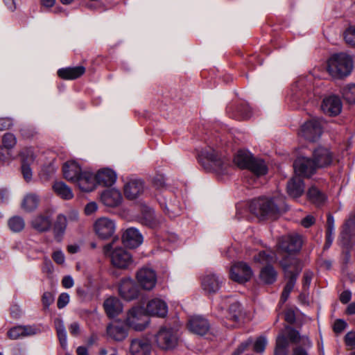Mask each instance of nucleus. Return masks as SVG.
Wrapping results in <instances>:
<instances>
[{
	"mask_svg": "<svg viewBox=\"0 0 355 355\" xmlns=\"http://www.w3.org/2000/svg\"><path fill=\"white\" fill-rule=\"evenodd\" d=\"M333 160V154L329 149L319 147L313 151L312 159L304 157H298L293 164L294 171L298 176L310 177L318 168L330 166Z\"/></svg>",
	"mask_w": 355,
	"mask_h": 355,
	"instance_id": "nucleus-1",
	"label": "nucleus"
},
{
	"mask_svg": "<svg viewBox=\"0 0 355 355\" xmlns=\"http://www.w3.org/2000/svg\"><path fill=\"white\" fill-rule=\"evenodd\" d=\"M52 188L56 195L63 200H71L73 198L71 188L62 181L54 182Z\"/></svg>",
	"mask_w": 355,
	"mask_h": 355,
	"instance_id": "nucleus-37",
	"label": "nucleus"
},
{
	"mask_svg": "<svg viewBox=\"0 0 355 355\" xmlns=\"http://www.w3.org/2000/svg\"><path fill=\"white\" fill-rule=\"evenodd\" d=\"M17 143L15 136L12 133H6L3 137V148L7 149L12 148Z\"/></svg>",
	"mask_w": 355,
	"mask_h": 355,
	"instance_id": "nucleus-52",
	"label": "nucleus"
},
{
	"mask_svg": "<svg viewBox=\"0 0 355 355\" xmlns=\"http://www.w3.org/2000/svg\"><path fill=\"white\" fill-rule=\"evenodd\" d=\"M13 159L12 155L9 149L1 148L0 149V162L5 163L10 162Z\"/></svg>",
	"mask_w": 355,
	"mask_h": 355,
	"instance_id": "nucleus-54",
	"label": "nucleus"
},
{
	"mask_svg": "<svg viewBox=\"0 0 355 355\" xmlns=\"http://www.w3.org/2000/svg\"><path fill=\"white\" fill-rule=\"evenodd\" d=\"M234 162L241 168H248L257 175H265L268 168L265 162L260 159L253 157L248 150H239L234 158Z\"/></svg>",
	"mask_w": 355,
	"mask_h": 355,
	"instance_id": "nucleus-4",
	"label": "nucleus"
},
{
	"mask_svg": "<svg viewBox=\"0 0 355 355\" xmlns=\"http://www.w3.org/2000/svg\"><path fill=\"white\" fill-rule=\"evenodd\" d=\"M144 191V182L139 180H132L124 184L125 196L129 200L139 198Z\"/></svg>",
	"mask_w": 355,
	"mask_h": 355,
	"instance_id": "nucleus-20",
	"label": "nucleus"
},
{
	"mask_svg": "<svg viewBox=\"0 0 355 355\" xmlns=\"http://www.w3.org/2000/svg\"><path fill=\"white\" fill-rule=\"evenodd\" d=\"M107 334L116 341H122L128 336V331L121 324H110L107 327Z\"/></svg>",
	"mask_w": 355,
	"mask_h": 355,
	"instance_id": "nucleus-34",
	"label": "nucleus"
},
{
	"mask_svg": "<svg viewBox=\"0 0 355 355\" xmlns=\"http://www.w3.org/2000/svg\"><path fill=\"white\" fill-rule=\"evenodd\" d=\"M302 245V237L297 234L282 236L279 242V248L283 252H287L290 254L284 259H289L291 257H293L291 254L298 252L300 250ZM293 257H295L293 256Z\"/></svg>",
	"mask_w": 355,
	"mask_h": 355,
	"instance_id": "nucleus-13",
	"label": "nucleus"
},
{
	"mask_svg": "<svg viewBox=\"0 0 355 355\" xmlns=\"http://www.w3.org/2000/svg\"><path fill=\"white\" fill-rule=\"evenodd\" d=\"M277 278V272L271 266H267L260 272V279L266 284L273 283Z\"/></svg>",
	"mask_w": 355,
	"mask_h": 355,
	"instance_id": "nucleus-41",
	"label": "nucleus"
},
{
	"mask_svg": "<svg viewBox=\"0 0 355 355\" xmlns=\"http://www.w3.org/2000/svg\"><path fill=\"white\" fill-rule=\"evenodd\" d=\"M21 157L22 163H33L35 156L32 148H27L21 152Z\"/></svg>",
	"mask_w": 355,
	"mask_h": 355,
	"instance_id": "nucleus-51",
	"label": "nucleus"
},
{
	"mask_svg": "<svg viewBox=\"0 0 355 355\" xmlns=\"http://www.w3.org/2000/svg\"><path fill=\"white\" fill-rule=\"evenodd\" d=\"M69 331L72 336L78 337L80 335L81 328L80 324L77 322H73L69 326Z\"/></svg>",
	"mask_w": 355,
	"mask_h": 355,
	"instance_id": "nucleus-56",
	"label": "nucleus"
},
{
	"mask_svg": "<svg viewBox=\"0 0 355 355\" xmlns=\"http://www.w3.org/2000/svg\"><path fill=\"white\" fill-rule=\"evenodd\" d=\"M62 284L65 288H71L74 285V281L71 276H64L62 280Z\"/></svg>",
	"mask_w": 355,
	"mask_h": 355,
	"instance_id": "nucleus-63",
	"label": "nucleus"
},
{
	"mask_svg": "<svg viewBox=\"0 0 355 355\" xmlns=\"http://www.w3.org/2000/svg\"><path fill=\"white\" fill-rule=\"evenodd\" d=\"M229 317L230 320H232L236 323L241 321L243 313L241 311V304L236 302L231 304L229 308Z\"/></svg>",
	"mask_w": 355,
	"mask_h": 355,
	"instance_id": "nucleus-44",
	"label": "nucleus"
},
{
	"mask_svg": "<svg viewBox=\"0 0 355 355\" xmlns=\"http://www.w3.org/2000/svg\"><path fill=\"white\" fill-rule=\"evenodd\" d=\"M352 58L346 53L334 54L328 60V72L334 78L347 76L352 72Z\"/></svg>",
	"mask_w": 355,
	"mask_h": 355,
	"instance_id": "nucleus-3",
	"label": "nucleus"
},
{
	"mask_svg": "<svg viewBox=\"0 0 355 355\" xmlns=\"http://www.w3.org/2000/svg\"><path fill=\"white\" fill-rule=\"evenodd\" d=\"M345 343L347 346L353 347L355 345V332H348L345 336Z\"/></svg>",
	"mask_w": 355,
	"mask_h": 355,
	"instance_id": "nucleus-64",
	"label": "nucleus"
},
{
	"mask_svg": "<svg viewBox=\"0 0 355 355\" xmlns=\"http://www.w3.org/2000/svg\"><path fill=\"white\" fill-rule=\"evenodd\" d=\"M283 202V198L261 197L252 200L249 209L260 220L275 219L279 216V206Z\"/></svg>",
	"mask_w": 355,
	"mask_h": 355,
	"instance_id": "nucleus-2",
	"label": "nucleus"
},
{
	"mask_svg": "<svg viewBox=\"0 0 355 355\" xmlns=\"http://www.w3.org/2000/svg\"><path fill=\"white\" fill-rule=\"evenodd\" d=\"M299 134L308 141H316L322 135L321 121L316 119L306 121L302 125Z\"/></svg>",
	"mask_w": 355,
	"mask_h": 355,
	"instance_id": "nucleus-12",
	"label": "nucleus"
},
{
	"mask_svg": "<svg viewBox=\"0 0 355 355\" xmlns=\"http://www.w3.org/2000/svg\"><path fill=\"white\" fill-rule=\"evenodd\" d=\"M146 312L148 316L164 318L168 313V306L164 300L155 297L148 302Z\"/></svg>",
	"mask_w": 355,
	"mask_h": 355,
	"instance_id": "nucleus-17",
	"label": "nucleus"
},
{
	"mask_svg": "<svg viewBox=\"0 0 355 355\" xmlns=\"http://www.w3.org/2000/svg\"><path fill=\"white\" fill-rule=\"evenodd\" d=\"M178 341L177 333L171 328H162L155 336L157 345L164 350L174 349L178 345Z\"/></svg>",
	"mask_w": 355,
	"mask_h": 355,
	"instance_id": "nucleus-9",
	"label": "nucleus"
},
{
	"mask_svg": "<svg viewBox=\"0 0 355 355\" xmlns=\"http://www.w3.org/2000/svg\"><path fill=\"white\" fill-rule=\"evenodd\" d=\"M94 230L100 239H107L114 235L116 230V223L114 220L107 217H101L95 221Z\"/></svg>",
	"mask_w": 355,
	"mask_h": 355,
	"instance_id": "nucleus-11",
	"label": "nucleus"
},
{
	"mask_svg": "<svg viewBox=\"0 0 355 355\" xmlns=\"http://www.w3.org/2000/svg\"><path fill=\"white\" fill-rule=\"evenodd\" d=\"M308 197L309 200L317 205H320L326 199L324 194L315 187H311L308 191Z\"/></svg>",
	"mask_w": 355,
	"mask_h": 355,
	"instance_id": "nucleus-45",
	"label": "nucleus"
},
{
	"mask_svg": "<svg viewBox=\"0 0 355 355\" xmlns=\"http://www.w3.org/2000/svg\"><path fill=\"white\" fill-rule=\"evenodd\" d=\"M280 334H284L285 336L287 335L289 341L293 343L302 342L303 345L308 347H311L312 345L311 342L306 336H300V333L292 327H286L285 329Z\"/></svg>",
	"mask_w": 355,
	"mask_h": 355,
	"instance_id": "nucleus-36",
	"label": "nucleus"
},
{
	"mask_svg": "<svg viewBox=\"0 0 355 355\" xmlns=\"http://www.w3.org/2000/svg\"><path fill=\"white\" fill-rule=\"evenodd\" d=\"M40 332V329L35 325H19L10 328L7 336L11 340H17L36 335Z\"/></svg>",
	"mask_w": 355,
	"mask_h": 355,
	"instance_id": "nucleus-16",
	"label": "nucleus"
},
{
	"mask_svg": "<svg viewBox=\"0 0 355 355\" xmlns=\"http://www.w3.org/2000/svg\"><path fill=\"white\" fill-rule=\"evenodd\" d=\"M105 313L109 318H115L123 311V304L116 297H110L103 303Z\"/></svg>",
	"mask_w": 355,
	"mask_h": 355,
	"instance_id": "nucleus-27",
	"label": "nucleus"
},
{
	"mask_svg": "<svg viewBox=\"0 0 355 355\" xmlns=\"http://www.w3.org/2000/svg\"><path fill=\"white\" fill-rule=\"evenodd\" d=\"M347 327V323L342 320H337L334 324V330L336 333L342 332Z\"/></svg>",
	"mask_w": 355,
	"mask_h": 355,
	"instance_id": "nucleus-60",
	"label": "nucleus"
},
{
	"mask_svg": "<svg viewBox=\"0 0 355 355\" xmlns=\"http://www.w3.org/2000/svg\"><path fill=\"white\" fill-rule=\"evenodd\" d=\"M53 323L60 345L65 349L67 347V334L64 322L62 318H56Z\"/></svg>",
	"mask_w": 355,
	"mask_h": 355,
	"instance_id": "nucleus-38",
	"label": "nucleus"
},
{
	"mask_svg": "<svg viewBox=\"0 0 355 355\" xmlns=\"http://www.w3.org/2000/svg\"><path fill=\"white\" fill-rule=\"evenodd\" d=\"M252 343V340L250 339L247 340L246 341L242 343L238 348L233 352L232 355H240L242 354L248 347Z\"/></svg>",
	"mask_w": 355,
	"mask_h": 355,
	"instance_id": "nucleus-58",
	"label": "nucleus"
},
{
	"mask_svg": "<svg viewBox=\"0 0 355 355\" xmlns=\"http://www.w3.org/2000/svg\"><path fill=\"white\" fill-rule=\"evenodd\" d=\"M222 281L215 274L209 273L202 277L201 286L202 289L208 293H212L218 291L220 287Z\"/></svg>",
	"mask_w": 355,
	"mask_h": 355,
	"instance_id": "nucleus-25",
	"label": "nucleus"
},
{
	"mask_svg": "<svg viewBox=\"0 0 355 355\" xmlns=\"http://www.w3.org/2000/svg\"><path fill=\"white\" fill-rule=\"evenodd\" d=\"M64 177L68 181L74 182L83 173L79 164L73 160L65 162L62 166Z\"/></svg>",
	"mask_w": 355,
	"mask_h": 355,
	"instance_id": "nucleus-24",
	"label": "nucleus"
},
{
	"mask_svg": "<svg viewBox=\"0 0 355 355\" xmlns=\"http://www.w3.org/2000/svg\"><path fill=\"white\" fill-rule=\"evenodd\" d=\"M159 204L165 213L170 217H175L180 214V207L177 201H168L163 198L159 200Z\"/></svg>",
	"mask_w": 355,
	"mask_h": 355,
	"instance_id": "nucleus-39",
	"label": "nucleus"
},
{
	"mask_svg": "<svg viewBox=\"0 0 355 355\" xmlns=\"http://www.w3.org/2000/svg\"><path fill=\"white\" fill-rule=\"evenodd\" d=\"M125 324L136 331L145 330L150 324V318L142 306H133L126 313Z\"/></svg>",
	"mask_w": 355,
	"mask_h": 355,
	"instance_id": "nucleus-5",
	"label": "nucleus"
},
{
	"mask_svg": "<svg viewBox=\"0 0 355 355\" xmlns=\"http://www.w3.org/2000/svg\"><path fill=\"white\" fill-rule=\"evenodd\" d=\"M52 225L51 216L44 214H40L35 216L31 221V227L36 231L44 232L49 231Z\"/></svg>",
	"mask_w": 355,
	"mask_h": 355,
	"instance_id": "nucleus-28",
	"label": "nucleus"
},
{
	"mask_svg": "<svg viewBox=\"0 0 355 355\" xmlns=\"http://www.w3.org/2000/svg\"><path fill=\"white\" fill-rule=\"evenodd\" d=\"M73 183H76L78 188L84 192L93 191L97 184L96 176L92 173L84 171Z\"/></svg>",
	"mask_w": 355,
	"mask_h": 355,
	"instance_id": "nucleus-23",
	"label": "nucleus"
},
{
	"mask_svg": "<svg viewBox=\"0 0 355 355\" xmlns=\"http://www.w3.org/2000/svg\"><path fill=\"white\" fill-rule=\"evenodd\" d=\"M268 344V340L266 336H259L254 341L253 345V350L256 353H262Z\"/></svg>",
	"mask_w": 355,
	"mask_h": 355,
	"instance_id": "nucleus-50",
	"label": "nucleus"
},
{
	"mask_svg": "<svg viewBox=\"0 0 355 355\" xmlns=\"http://www.w3.org/2000/svg\"><path fill=\"white\" fill-rule=\"evenodd\" d=\"M119 295L126 301H131L138 297L139 290L134 280L130 277L121 280L119 288Z\"/></svg>",
	"mask_w": 355,
	"mask_h": 355,
	"instance_id": "nucleus-15",
	"label": "nucleus"
},
{
	"mask_svg": "<svg viewBox=\"0 0 355 355\" xmlns=\"http://www.w3.org/2000/svg\"><path fill=\"white\" fill-rule=\"evenodd\" d=\"M31 164L28 163H21V173L26 182H30L33 177L32 169L30 167Z\"/></svg>",
	"mask_w": 355,
	"mask_h": 355,
	"instance_id": "nucleus-53",
	"label": "nucleus"
},
{
	"mask_svg": "<svg viewBox=\"0 0 355 355\" xmlns=\"http://www.w3.org/2000/svg\"><path fill=\"white\" fill-rule=\"evenodd\" d=\"M281 266L285 273L288 282L284 287V290L291 292L295 286L296 279L302 270V265L296 258L291 257L289 259H283Z\"/></svg>",
	"mask_w": 355,
	"mask_h": 355,
	"instance_id": "nucleus-8",
	"label": "nucleus"
},
{
	"mask_svg": "<svg viewBox=\"0 0 355 355\" xmlns=\"http://www.w3.org/2000/svg\"><path fill=\"white\" fill-rule=\"evenodd\" d=\"M189 329L193 333L202 336L208 331L209 324L205 318L200 316H195L189 320Z\"/></svg>",
	"mask_w": 355,
	"mask_h": 355,
	"instance_id": "nucleus-29",
	"label": "nucleus"
},
{
	"mask_svg": "<svg viewBox=\"0 0 355 355\" xmlns=\"http://www.w3.org/2000/svg\"><path fill=\"white\" fill-rule=\"evenodd\" d=\"M8 225L12 232H19L24 230L25 222L22 217L15 216L8 220Z\"/></svg>",
	"mask_w": 355,
	"mask_h": 355,
	"instance_id": "nucleus-43",
	"label": "nucleus"
},
{
	"mask_svg": "<svg viewBox=\"0 0 355 355\" xmlns=\"http://www.w3.org/2000/svg\"><path fill=\"white\" fill-rule=\"evenodd\" d=\"M151 350L150 343L143 338H135L131 340L130 353L131 355H148Z\"/></svg>",
	"mask_w": 355,
	"mask_h": 355,
	"instance_id": "nucleus-26",
	"label": "nucleus"
},
{
	"mask_svg": "<svg viewBox=\"0 0 355 355\" xmlns=\"http://www.w3.org/2000/svg\"><path fill=\"white\" fill-rule=\"evenodd\" d=\"M69 295L67 293H61L58 299L57 306L58 309H61L65 307L69 302Z\"/></svg>",
	"mask_w": 355,
	"mask_h": 355,
	"instance_id": "nucleus-55",
	"label": "nucleus"
},
{
	"mask_svg": "<svg viewBox=\"0 0 355 355\" xmlns=\"http://www.w3.org/2000/svg\"><path fill=\"white\" fill-rule=\"evenodd\" d=\"M251 268L244 262L234 263L230 269V278L236 282L244 283L249 281L252 276Z\"/></svg>",
	"mask_w": 355,
	"mask_h": 355,
	"instance_id": "nucleus-14",
	"label": "nucleus"
},
{
	"mask_svg": "<svg viewBox=\"0 0 355 355\" xmlns=\"http://www.w3.org/2000/svg\"><path fill=\"white\" fill-rule=\"evenodd\" d=\"M101 198L105 206L110 207L119 205L123 200L121 193L115 188H111L104 191L101 194Z\"/></svg>",
	"mask_w": 355,
	"mask_h": 355,
	"instance_id": "nucleus-22",
	"label": "nucleus"
},
{
	"mask_svg": "<svg viewBox=\"0 0 355 355\" xmlns=\"http://www.w3.org/2000/svg\"><path fill=\"white\" fill-rule=\"evenodd\" d=\"M67 225V218L62 214H59L57 216L56 220L54 224V232L56 235H62L65 232Z\"/></svg>",
	"mask_w": 355,
	"mask_h": 355,
	"instance_id": "nucleus-46",
	"label": "nucleus"
},
{
	"mask_svg": "<svg viewBox=\"0 0 355 355\" xmlns=\"http://www.w3.org/2000/svg\"><path fill=\"white\" fill-rule=\"evenodd\" d=\"M139 222L150 227H155L159 224V220L155 216L154 211L146 205L141 208Z\"/></svg>",
	"mask_w": 355,
	"mask_h": 355,
	"instance_id": "nucleus-31",
	"label": "nucleus"
},
{
	"mask_svg": "<svg viewBox=\"0 0 355 355\" xmlns=\"http://www.w3.org/2000/svg\"><path fill=\"white\" fill-rule=\"evenodd\" d=\"M312 77H301L292 87L293 97L294 99H302L304 100V96L311 92L312 89L311 86Z\"/></svg>",
	"mask_w": 355,
	"mask_h": 355,
	"instance_id": "nucleus-18",
	"label": "nucleus"
},
{
	"mask_svg": "<svg viewBox=\"0 0 355 355\" xmlns=\"http://www.w3.org/2000/svg\"><path fill=\"white\" fill-rule=\"evenodd\" d=\"M136 279L142 289L151 291L157 284V276L154 269L143 267L137 272Z\"/></svg>",
	"mask_w": 355,
	"mask_h": 355,
	"instance_id": "nucleus-10",
	"label": "nucleus"
},
{
	"mask_svg": "<svg viewBox=\"0 0 355 355\" xmlns=\"http://www.w3.org/2000/svg\"><path fill=\"white\" fill-rule=\"evenodd\" d=\"M304 184L300 177L293 178L287 184V193L293 198H298L304 193Z\"/></svg>",
	"mask_w": 355,
	"mask_h": 355,
	"instance_id": "nucleus-33",
	"label": "nucleus"
},
{
	"mask_svg": "<svg viewBox=\"0 0 355 355\" xmlns=\"http://www.w3.org/2000/svg\"><path fill=\"white\" fill-rule=\"evenodd\" d=\"M54 172L55 169L52 166H49L48 167L42 169L40 175L42 178L47 180L50 178L51 175L54 173Z\"/></svg>",
	"mask_w": 355,
	"mask_h": 355,
	"instance_id": "nucleus-61",
	"label": "nucleus"
},
{
	"mask_svg": "<svg viewBox=\"0 0 355 355\" xmlns=\"http://www.w3.org/2000/svg\"><path fill=\"white\" fill-rule=\"evenodd\" d=\"M42 300L44 308H49L54 301L53 295L50 292H46L43 294Z\"/></svg>",
	"mask_w": 355,
	"mask_h": 355,
	"instance_id": "nucleus-57",
	"label": "nucleus"
},
{
	"mask_svg": "<svg viewBox=\"0 0 355 355\" xmlns=\"http://www.w3.org/2000/svg\"><path fill=\"white\" fill-rule=\"evenodd\" d=\"M199 161L205 168L212 169L218 174L225 173L228 165L227 162L211 148L202 150L199 155Z\"/></svg>",
	"mask_w": 355,
	"mask_h": 355,
	"instance_id": "nucleus-6",
	"label": "nucleus"
},
{
	"mask_svg": "<svg viewBox=\"0 0 355 355\" xmlns=\"http://www.w3.org/2000/svg\"><path fill=\"white\" fill-rule=\"evenodd\" d=\"M334 218L331 215H328L327 221L326 243L325 248H329L334 241Z\"/></svg>",
	"mask_w": 355,
	"mask_h": 355,
	"instance_id": "nucleus-42",
	"label": "nucleus"
},
{
	"mask_svg": "<svg viewBox=\"0 0 355 355\" xmlns=\"http://www.w3.org/2000/svg\"><path fill=\"white\" fill-rule=\"evenodd\" d=\"M343 98L349 103H355V84H349L343 89Z\"/></svg>",
	"mask_w": 355,
	"mask_h": 355,
	"instance_id": "nucleus-47",
	"label": "nucleus"
},
{
	"mask_svg": "<svg viewBox=\"0 0 355 355\" xmlns=\"http://www.w3.org/2000/svg\"><path fill=\"white\" fill-rule=\"evenodd\" d=\"M40 202V196L35 193H28L24 195L21 202V209L27 213L36 210Z\"/></svg>",
	"mask_w": 355,
	"mask_h": 355,
	"instance_id": "nucleus-30",
	"label": "nucleus"
},
{
	"mask_svg": "<svg viewBox=\"0 0 355 355\" xmlns=\"http://www.w3.org/2000/svg\"><path fill=\"white\" fill-rule=\"evenodd\" d=\"M12 125V121L10 118H0V130L3 131L10 128Z\"/></svg>",
	"mask_w": 355,
	"mask_h": 355,
	"instance_id": "nucleus-59",
	"label": "nucleus"
},
{
	"mask_svg": "<svg viewBox=\"0 0 355 355\" xmlns=\"http://www.w3.org/2000/svg\"><path fill=\"white\" fill-rule=\"evenodd\" d=\"M116 173L110 168H103L98 171L96 175L97 184L104 186H111L116 180Z\"/></svg>",
	"mask_w": 355,
	"mask_h": 355,
	"instance_id": "nucleus-32",
	"label": "nucleus"
},
{
	"mask_svg": "<svg viewBox=\"0 0 355 355\" xmlns=\"http://www.w3.org/2000/svg\"><path fill=\"white\" fill-rule=\"evenodd\" d=\"M343 38L347 44L355 47V25L349 26L344 31Z\"/></svg>",
	"mask_w": 355,
	"mask_h": 355,
	"instance_id": "nucleus-48",
	"label": "nucleus"
},
{
	"mask_svg": "<svg viewBox=\"0 0 355 355\" xmlns=\"http://www.w3.org/2000/svg\"><path fill=\"white\" fill-rule=\"evenodd\" d=\"M123 244L130 248H135L143 242V236L139 230L134 227L127 229L122 236Z\"/></svg>",
	"mask_w": 355,
	"mask_h": 355,
	"instance_id": "nucleus-21",
	"label": "nucleus"
},
{
	"mask_svg": "<svg viewBox=\"0 0 355 355\" xmlns=\"http://www.w3.org/2000/svg\"><path fill=\"white\" fill-rule=\"evenodd\" d=\"M276 259L277 257L275 256L266 254L265 252H260L254 257V261L261 264H268L276 261Z\"/></svg>",
	"mask_w": 355,
	"mask_h": 355,
	"instance_id": "nucleus-49",
	"label": "nucleus"
},
{
	"mask_svg": "<svg viewBox=\"0 0 355 355\" xmlns=\"http://www.w3.org/2000/svg\"><path fill=\"white\" fill-rule=\"evenodd\" d=\"M85 71V67L78 66L75 67H67L60 69L58 71V76L66 80H73L81 76Z\"/></svg>",
	"mask_w": 355,
	"mask_h": 355,
	"instance_id": "nucleus-35",
	"label": "nucleus"
},
{
	"mask_svg": "<svg viewBox=\"0 0 355 355\" xmlns=\"http://www.w3.org/2000/svg\"><path fill=\"white\" fill-rule=\"evenodd\" d=\"M103 253L111 258L112 263L116 268L125 269L133 263L132 255L122 248L113 250L112 244L103 247Z\"/></svg>",
	"mask_w": 355,
	"mask_h": 355,
	"instance_id": "nucleus-7",
	"label": "nucleus"
},
{
	"mask_svg": "<svg viewBox=\"0 0 355 355\" xmlns=\"http://www.w3.org/2000/svg\"><path fill=\"white\" fill-rule=\"evenodd\" d=\"M321 108L325 114L336 116L342 110V102L338 96H330L324 98Z\"/></svg>",
	"mask_w": 355,
	"mask_h": 355,
	"instance_id": "nucleus-19",
	"label": "nucleus"
},
{
	"mask_svg": "<svg viewBox=\"0 0 355 355\" xmlns=\"http://www.w3.org/2000/svg\"><path fill=\"white\" fill-rule=\"evenodd\" d=\"M52 257L54 261L56 262L58 264L64 263L65 260V257L63 252L60 250L53 252Z\"/></svg>",
	"mask_w": 355,
	"mask_h": 355,
	"instance_id": "nucleus-62",
	"label": "nucleus"
},
{
	"mask_svg": "<svg viewBox=\"0 0 355 355\" xmlns=\"http://www.w3.org/2000/svg\"><path fill=\"white\" fill-rule=\"evenodd\" d=\"M288 348V340L284 334H279L276 339V346L274 355H287Z\"/></svg>",
	"mask_w": 355,
	"mask_h": 355,
	"instance_id": "nucleus-40",
	"label": "nucleus"
}]
</instances>
